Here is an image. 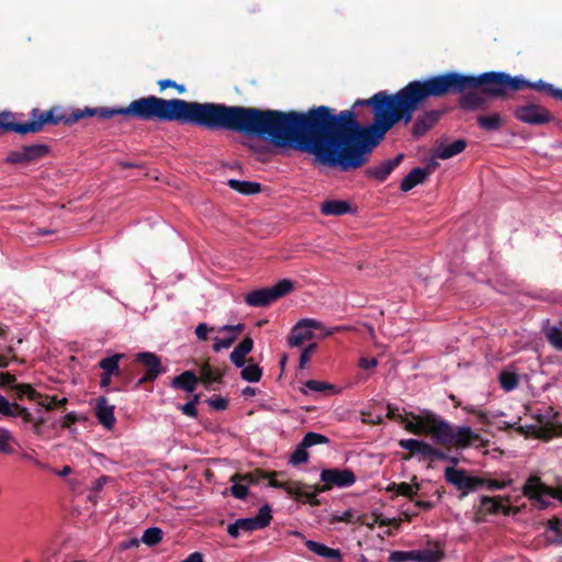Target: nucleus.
Instances as JSON below:
<instances>
[{
    "label": "nucleus",
    "instance_id": "nucleus-16",
    "mask_svg": "<svg viewBox=\"0 0 562 562\" xmlns=\"http://www.w3.org/2000/svg\"><path fill=\"white\" fill-rule=\"evenodd\" d=\"M515 509L512 506H505L502 504L501 496H482L479 509L475 513L474 521L480 524L484 520L483 516L486 514L495 515L502 513L505 516L514 513Z\"/></svg>",
    "mask_w": 562,
    "mask_h": 562
},
{
    "label": "nucleus",
    "instance_id": "nucleus-40",
    "mask_svg": "<svg viewBox=\"0 0 562 562\" xmlns=\"http://www.w3.org/2000/svg\"><path fill=\"white\" fill-rule=\"evenodd\" d=\"M546 337L549 344L557 350L562 351V329L552 326L546 330Z\"/></svg>",
    "mask_w": 562,
    "mask_h": 562
},
{
    "label": "nucleus",
    "instance_id": "nucleus-50",
    "mask_svg": "<svg viewBox=\"0 0 562 562\" xmlns=\"http://www.w3.org/2000/svg\"><path fill=\"white\" fill-rule=\"evenodd\" d=\"M13 417H20L24 424H32L34 422V417L29 409L20 404H18V408L16 412H14Z\"/></svg>",
    "mask_w": 562,
    "mask_h": 562
},
{
    "label": "nucleus",
    "instance_id": "nucleus-26",
    "mask_svg": "<svg viewBox=\"0 0 562 562\" xmlns=\"http://www.w3.org/2000/svg\"><path fill=\"white\" fill-rule=\"evenodd\" d=\"M467 148L465 139H457L449 145L440 144L434 149V156L436 158L446 160L459 155Z\"/></svg>",
    "mask_w": 562,
    "mask_h": 562
},
{
    "label": "nucleus",
    "instance_id": "nucleus-1",
    "mask_svg": "<svg viewBox=\"0 0 562 562\" xmlns=\"http://www.w3.org/2000/svg\"><path fill=\"white\" fill-rule=\"evenodd\" d=\"M461 77H480L447 71L412 80L395 93L386 90L369 99H359L356 106H370L373 122L361 125L353 110L335 114L329 106H313L306 112L261 109L262 138L274 146L290 147L310 154L315 160L340 172L358 170L369 161L373 149L396 124L405 126L429 99L459 94L458 106L467 112L484 108L486 99H499L485 92L484 85L460 83Z\"/></svg>",
    "mask_w": 562,
    "mask_h": 562
},
{
    "label": "nucleus",
    "instance_id": "nucleus-59",
    "mask_svg": "<svg viewBox=\"0 0 562 562\" xmlns=\"http://www.w3.org/2000/svg\"><path fill=\"white\" fill-rule=\"evenodd\" d=\"M35 454H36V453H35V451H34V450H32L31 452H23V453H22V458H23L24 460H29V461L33 462V463H34L36 467H38V468L45 469V468H46V465H45L44 463H42L41 461H38V460L35 458Z\"/></svg>",
    "mask_w": 562,
    "mask_h": 562
},
{
    "label": "nucleus",
    "instance_id": "nucleus-14",
    "mask_svg": "<svg viewBox=\"0 0 562 562\" xmlns=\"http://www.w3.org/2000/svg\"><path fill=\"white\" fill-rule=\"evenodd\" d=\"M136 361L145 367V373L138 379L135 385L136 387L144 383L155 381L164 371L160 358L153 352H139L136 356Z\"/></svg>",
    "mask_w": 562,
    "mask_h": 562
},
{
    "label": "nucleus",
    "instance_id": "nucleus-34",
    "mask_svg": "<svg viewBox=\"0 0 562 562\" xmlns=\"http://www.w3.org/2000/svg\"><path fill=\"white\" fill-rule=\"evenodd\" d=\"M420 485L418 483L409 484L406 482L401 483H392L386 487L387 492H395L396 495H401L413 499L415 495H417Z\"/></svg>",
    "mask_w": 562,
    "mask_h": 562
},
{
    "label": "nucleus",
    "instance_id": "nucleus-46",
    "mask_svg": "<svg viewBox=\"0 0 562 562\" xmlns=\"http://www.w3.org/2000/svg\"><path fill=\"white\" fill-rule=\"evenodd\" d=\"M235 340H236V335H232V336L225 337V338L216 337L214 339L213 350L218 352L222 349H227L234 344Z\"/></svg>",
    "mask_w": 562,
    "mask_h": 562
},
{
    "label": "nucleus",
    "instance_id": "nucleus-48",
    "mask_svg": "<svg viewBox=\"0 0 562 562\" xmlns=\"http://www.w3.org/2000/svg\"><path fill=\"white\" fill-rule=\"evenodd\" d=\"M206 402L215 411H225L228 406V401L222 396L211 397Z\"/></svg>",
    "mask_w": 562,
    "mask_h": 562
},
{
    "label": "nucleus",
    "instance_id": "nucleus-49",
    "mask_svg": "<svg viewBox=\"0 0 562 562\" xmlns=\"http://www.w3.org/2000/svg\"><path fill=\"white\" fill-rule=\"evenodd\" d=\"M35 402L38 403L40 406L46 408L47 411H53L57 407V397L56 396H43Z\"/></svg>",
    "mask_w": 562,
    "mask_h": 562
},
{
    "label": "nucleus",
    "instance_id": "nucleus-64",
    "mask_svg": "<svg viewBox=\"0 0 562 562\" xmlns=\"http://www.w3.org/2000/svg\"><path fill=\"white\" fill-rule=\"evenodd\" d=\"M181 562H204V561H203L202 553L193 552V553L189 554L188 558H186Z\"/></svg>",
    "mask_w": 562,
    "mask_h": 562
},
{
    "label": "nucleus",
    "instance_id": "nucleus-58",
    "mask_svg": "<svg viewBox=\"0 0 562 562\" xmlns=\"http://www.w3.org/2000/svg\"><path fill=\"white\" fill-rule=\"evenodd\" d=\"M548 527L550 530H553L558 533L562 532V519L558 517H553L548 521Z\"/></svg>",
    "mask_w": 562,
    "mask_h": 562
},
{
    "label": "nucleus",
    "instance_id": "nucleus-56",
    "mask_svg": "<svg viewBox=\"0 0 562 562\" xmlns=\"http://www.w3.org/2000/svg\"><path fill=\"white\" fill-rule=\"evenodd\" d=\"M376 366H378V360L375 358L362 357L359 360V367L364 370L372 369Z\"/></svg>",
    "mask_w": 562,
    "mask_h": 562
},
{
    "label": "nucleus",
    "instance_id": "nucleus-21",
    "mask_svg": "<svg viewBox=\"0 0 562 562\" xmlns=\"http://www.w3.org/2000/svg\"><path fill=\"white\" fill-rule=\"evenodd\" d=\"M437 166L436 162L428 165L426 168H413L401 182L400 189L404 192L411 191L416 186L424 183L430 175V168Z\"/></svg>",
    "mask_w": 562,
    "mask_h": 562
},
{
    "label": "nucleus",
    "instance_id": "nucleus-61",
    "mask_svg": "<svg viewBox=\"0 0 562 562\" xmlns=\"http://www.w3.org/2000/svg\"><path fill=\"white\" fill-rule=\"evenodd\" d=\"M44 424H45V419L43 417H40L37 419L34 418V422L32 423V427H33V431L36 436L42 435Z\"/></svg>",
    "mask_w": 562,
    "mask_h": 562
},
{
    "label": "nucleus",
    "instance_id": "nucleus-2",
    "mask_svg": "<svg viewBox=\"0 0 562 562\" xmlns=\"http://www.w3.org/2000/svg\"><path fill=\"white\" fill-rule=\"evenodd\" d=\"M116 115L135 119L143 122H177L180 125H193L209 131H229L247 136H258L261 133V109L254 106L227 105L215 102H196L183 99H164L156 95L142 97L132 101L127 106L120 108H88L74 110L68 116L55 115L53 110L32 111L33 120L15 123L8 119V132L21 135L38 133L45 124L57 125L64 122L70 126L81 119L97 116L110 120Z\"/></svg>",
    "mask_w": 562,
    "mask_h": 562
},
{
    "label": "nucleus",
    "instance_id": "nucleus-51",
    "mask_svg": "<svg viewBox=\"0 0 562 562\" xmlns=\"http://www.w3.org/2000/svg\"><path fill=\"white\" fill-rule=\"evenodd\" d=\"M483 481H484L483 486H486L487 490H490V491L503 490L509 484V482L498 481V480H494V479H483Z\"/></svg>",
    "mask_w": 562,
    "mask_h": 562
},
{
    "label": "nucleus",
    "instance_id": "nucleus-54",
    "mask_svg": "<svg viewBox=\"0 0 562 562\" xmlns=\"http://www.w3.org/2000/svg\"><path fill=\"white\" fill-rule=\"evenodd\" d=\"M181 413L188 417L195 418L198 416L196 407L193 406V403H184L178 406Z\"/></svg>",
    "mask_w": 562,
    "mask_h": 562
},
{
    "label": "nucleus",
    "instance_id": "nucleus-25",
    "mask_svg": "<svg viewBox=\"0 0 562 562\" xmlns=\"http://www.w3.org/2000/svg\"><path fill=\"white\" fill-rule=\"evenodd\" d=\"M505 117L498 113L481 114L476 117L477 126L485 132H498L505 126Z\"/></svg>",
    "mask_w": 562,
    "mask_h": 562
},
{
    "label": "nucleus",
    "instance_id": "nucleus-41",
    "mask_svg": "<svg viewBox=\"0 0 562 562\" xmlns=\"http://www.w3.org/2000/svg\"><path fill=\"white\" fill-rule=\"evenodd\" d=\"M233 485L231 486V494L237 499H245L248 495V486L243 480H235V474L231 477Z\"/></svg>",
    "mask_w": 562,
    "mask_h": 562
},
{
    "label": "nucleus",
    "instance_id": "nucleus-38",
    "mask_svg": "<svg viewBox=\"0 0 562 562\" xmlns=\"http://www.w3.org/2000/svg\"><path fill=\"white\" fill-rule=\"evenodd\" d=\"M162 535L164 533L160 528L150 527L144 531L142 536V541L149 547H154L162 540Z\"/></svg>",
    "mask_w": 562,
    "mask_h": 562
},
{
    "label": "nucleus",
    "instance_id": "nucleus-13",
    "mask_svg": "<svg viewBox=\"0 0 562 562\" xmlns=\"http://www.w3.org/2000/svg\"><path fill=\"white\" fill-rule=\"evenodd\" d=\"M0 387H8L14 392V398L22 401L24 397L30 401H36L42 397V394L37 392L31 384L16 383L15 375L9 372L0 373Z\"/></svg>",
    "mask_w": 562,
    "mask_h": 562
},
{
    "label": "nucleus",
    "instance_id": "nucleus-47",
    "mask_svg": "<svg viewBox=\"0 0 562 562\" xmlns=\"http://www.w3.org/2000/svg\"><path fill=\"white\" fill-rule=\"evenodd\" d=\"M316 348H317V344L312 342L302 350L301 356H300V368L301 369L305 368L306 363L310 361V358L315 352Z\"/></svg>",
    "mask_w": 562,
    "mask_h": 562
},
{
    "label": "nucleus",
    "instance_id": "nucleus-12",
    "mask_svg": "<svg viewBox=\"0 0 562 562\" xmlns=\"http://www.w3.org/2000/svg\"><path fill=\"white\" fill-rule=\"evenodd\" d=\"M323 325L321 322H317L312 318H304L296 323V325L291 329L288 336V344L290 347H300L305 341L312 340L314 338V334L312 329H321Z\"/></svg>",
    "mask_w": 562,
    "mask_h": 562
},
{
    "label": "nucleus",
    "instance_id": "nucleus-32",
    "mask_svg": "<svg viewBox=\"0 0 562 562\" xmlns=\"http://www.w3.org/2000/svg\"><path fill=\"white\" fill-rule=\"evenodd\" d=\"M227 184L231 189L244 195H251L261 191V184L252 181L231 179Z\"/></svg>",
    "mask_w": 562,
    "mask_h": 562
},
{
    "label": "nucleus",
    "instance_id": "nucleus-30",
    "mask_svg": "<svg viewBox=\"0 0 562 562\" xmlns=\"http://www.w3.org/2000/svg\"><path fill=\"white\" fill-rule=\"evenodd\" d=\"M225 375V371H221L218 369H213L210 363L205 362L200 368V378L199 382L203 383L207 389H211V384L214 382H222L223 376Z\"/></svg>",
    "mask_w": 562,
    "mask_h": 562
},
{
    "label": "nucleus",
    "instance_id": "nucleus-22",
    "mask_svg": "<svg viewBox=\"0 0 562 562\" xmlns=\"http://www.w3.org/2000/svg\"><path fill=\"white\" fill-rule=\"evenodd\" d=\"M453 427L446 420L440 419L437 415L431 428V438L438 445L449 447L452 442Z\"/></svg>",
    "mask_w": 562,
    "mask_h": 562
},
{
    "label": "nucleus",
    "instance_id": "nucleus-35",
    "mask_svg": "<svg viewBox=\"0 0 562 562\" xmlns=\"http://www.w3.org/2000/svg\"><path fill=\"white\" fill-rule=\"evenodd\" d=\"M277 473H266L262 470H256L254 472H248L245 474H235V480H243L244 483L248 484H258L263 479L276 480L273 476H276Z\"/></svg>",
    "mask_w": 562,
    "mask_h": 562
},
{
    "label": "nucleus",
    "instance_id": "nucleus-23",
    "mask_svg": "<svg viewBox=\"0 0 562 562\" xmlns=\"http://www.w3.org/2000/svg\"><path fill=\"white\" fill-rule=\"evenodd\" d=\"M452 437L453 438L450 446H454L461 449L467 448L481 439L480 435L473 432L472 429L468 426L453 428Z\"/></svg>",
    "mask_w": 562,
    "mask_h": 562
},
{
    "label": "nucleus",
    "instance_id": "nucleus-7",
    "mask_svg": "<svg viewBox=\"0 0 562 562\" xmlns=\"http://www.w3.org/2000/svg\"><path fill=\"white\" fill-rule=\"evenodd\" d=\"M522 494L539 503V508H547L549 503L544 496H551L562 502V488L554 490L541 482L539 476H530L522 486Z\"/></svg>",
    "mask_w": 562,
    "mask_h": 562
},
{
    "label": "nucleus",
    "instance_id": "nucleus-15",
    "mask_svg": "<svg viewBox=\"0 0 562 562\" xmlns=\"http://www.w3.org/2000/svg\"><path fill=\"white\" fill-rule=\"evenodd\" d=\"M319 477L321 481L323 483H327L330 486V488L334 486L348 487L355 484L356 482V475L353 471L350 469H324L322 470Z\"/></svg>",
    "mask_w": 562,
    "mask_h": 562
},
{
    "label": "nucleus",
    "instance_id": "nucleus-3",
    "mask_svg": "<svg viewBox=\"0 0 562 562\" xmlns=\"http://www.w3.org/2000/svg\"><path fill=\"white\" fill-rule=\"evenodd\" d=\"M465 86L484 85L485 92L494 95L502 97V100H508L512 92H517L526 88L544 92L557 100H562V90L555 88L553 85L544 82L542 79L538 81H529L520 76H510L504 71H486L480 74V77H461L460 83Z\"/></svg>",
    "mask_w": 562,
    "mask_h": 562
},
{
    "label": "nucleus",
    "instance_id": "nucleus-43",
    "mask_svg": "<svg viewBox=\"0 0 562 562\" xmlns=\"http://www.w3.org/2000/svg\"><path fill=\"white\" fill-rule=\"evenodd\" d=\"M13 440L11 432L7 429L0 430V452L4 454H12L13 448L10 446V441Z\"/></svg>",
    "mask_w": 562,
    "mask_h": 562
},
{
    "label": "nucleus",
    "instance_id": "nucleus-62",
    "mask_svg": "<svg viewBox=\"0 0 562 562\" xmlns=\"http://www.w3.org/2000/svg\"><path fill=\"white\" fill-rule=\"evenodd\" d=\"M240 527L238 526V521L236 520L233 524H229L227 527V532L232 538H238L240 535Z\"/></svg>",
    "mask_w": 562,
    "mask_h": 562
},
{
    "label": "nucleus",
    "instance_id": "nucleus-55",
    "mask_svg": "<svg viewBox=\"0 0 562 562\" xmlns=\"http://www.w3.org/2000/svg\"><path fill=\"white\" fill-rule=\"evenodd\" d=\"M79 420V417L74 413H68L67 415H65V417L63 418V422H61V427L63 428H68L70 429L71 426L74 424H76L77 422Z\"/></svg>",
    "mask_w": 562,
    "mask_h": 562
},
{
    "label": "nucleus",
    "instance_id": "nucleus-19",
    "mask_svg": "<svg viewBox=\"0 0 562 562\" xmlns=\"http://www.w3.org/2000/svg\"><path fill=\"white\" fill-rule=\"evenodd\" d=\"M404 159V154H397L394 158L371 166L366 170V176L379 182H383L397 168Z\"/></svg>",
    "mask_w": 562,
    "mask_h": 562
},
{
    "label": "nucleus",
    "instance_id": "nucleus-6",
    "mask_svg": "<svg viewBox=\"0 0 562 562\" xmlns=\"http://www.w3.org/2000/svg\"><path fill=\"white\" fill-rule=\"evenodd\" d=\"M445 480L460 492L458 495L460 501L465 498L471 492H475L484 485L482 477L469 475L465 470L454 467L446 468Z\"/></svg>",
    "mask_w": 562,
    "mask_h": 562
},
{
    "label": "nucleus",
    "instance_id": "nucleus-9",
    "mask_svg": "<svg viewBox=\"0 0 562 562\" xmlns=\"http://www.w3.org/2000/svg\"><path fill=\"white\" fill-rule=\"evenodd\" d=\"M49 151V147L45 144H32L23 146L19 150L10 151L5 158V162L26 166L46 157Z\"/></svg>",
    "mask_w": 562,
    "mask_h": 562
},
{
    "label": "nucleus",
    "instance_id": "nucleus-4",
    "mask_svg": "<svg viewBox=\"0 0 562 562\" xmlns=\"http://www.w3.org/2000/svg\"><path fill=\"white\" fill-rule=\"evenodd\" d=\"M294 289V282L289 279L279 280L271 288H261L249 292L245 296V302L249 306L266 307L278 299L285 296Z\"/></svg>",
    "mask_w": 562,
    "mask_h": 562
},
{
    "label": "nucleus",
    "instance_id": "nucleus-28",
    "mask_svg": "<svg viewBox=\"0 0 562 562\" xmlns=\"http://www.w3.org/2000/svg\"><path fill=\"white\" fill-rule=\"evenodd\" d=\"M401 448L408 450L409 456L404 457V460H408L411 456L419 454L423 458H428L430 445L428 442L417 439H402L398 441Z\"/></svg>",
    "mask_w": 562,
    "mask_h": 562
},
{
    "label": "nucleus",
    "instance_id": "nucleus-29",
    "mask_svg": "<svg viewBox=\"0 0 562 562\" xmlns=\"http://www.w3.org/2000/svg\"><path fill=\"white\" fill-rule=\"evenodd\" d=\"M199 383V378L193 371L187 370L175 376L171 381V387L193 392Z\"/></svg>",
    "mask_w": 562,
    "mask_h": 562
},
{
    "label": "nucleus",
    "instance_id": "nucleus-27",
    "mask_svg": "<svg viewBox=\"0 0 562 562\" xmlns=\"http://www.w3.org/2000/svg\"><path fill=\"white\" fill-rule=\"evenodd\" d=\"M252 339L250 337H245L231 352V361L237 368H243L246 363V356L252 350Z\"/></svg>",
    "mask_w": 562,
    "mask_h": 562
},
{
    "label": "nucleus",
    "instance_id": "nucleus-63",
    "mask_svg": "<svg viewBox=\"0 0 562 562\" xmlns=\"http://www.w3.org/2000/svg\"><path fill=\"white\" fill-rule=\"evenodd\" d=\"M157 85L159 87L160 92H162L164 90H166L168 88L176 87V81L171 80V79H160L157 81Z\"/></svg>",
    "mask_w": 562,
    "mask_h": 562
},
{
    "label": "nucleus",
    "instance_id": "nucleus-52",
    "mask_svg": "<svg viewBox=\"0 0 562 562\" xmlns=\"http://www.w3.org/2000/svg\"><path fill=\"white\" fill-rule=\"evenodd\" d=\"M464 409L470 413V414H473L477 417V420L479 423L483 424V425H490V419L487 417V414L483 411H479L474 407H464Z\"/></svg>",
    "mask_w": 562,
    "mask_h": 562
},
{
    "label": "nucleus",
    "instance_id": "nucleus-36",
    "mask_svg": "<svg viewBox=\"0 0 562 562\" xmlns=\"http://www.w3.org/2000/svg\"><path fill=\"white\" fill-rule=\"evenodd\" d=\"M519 378L515 372L503 371L499 374V384L503 390L510 392L518 386Z\"/></svg>",
    "mask_w": 562,
    "mask_h": 562
},
{
    "label": "nucleus",
    "instance_id": "nucleus-53",
    "mask_svg": "<svg viewBox=\"0 0 562 562\" xmlns=\"http://www.w3.org/2000/svg\"><path fill=\"white\" fill-rule=\"evenodd\" d=\"M213 328L212 327H209L205 323H200L196 327H195V335H196V338L201 341H204L207 339V333L209 331H212Z\"/></svg>",
    "mask_w": 562,
    "mask_h": 562
},
{
    "label": "nucleus",
    "instance_id": "nucleus-44",
    "mask_svg": "<svg viewBox=\"0 0 562 562\" xmlns=\"http://www.w3.org/2000/svg\"><path fill=\"white\" fill-rule=\"evenodd\" d=\"M18 403L9 402V400L0 393V415L13 417L16 412Z\"/></svg>",
    "mask_w": 562,
    "mask_h": 562
},
{
    "label": "nucleus",
    "instance_id": "nucleus-33",
    "mask_svg": "<svg viewBox=\"0 0 562 562\" xmlns=\"http://www.w3.org/2000/svg\"><path fill=\"white\" fill-rule=\"evenodd\" d=\"M123 357L124 355L122 353H115L113 356L105 357L100 360L99 367L103 370L104 374L120 376L122 375V371L119 367V362Z\"/></svg>",
    "mask_w": 562,
    "mask_h": 562
},
{
    "label": "nucleus",
    "instance_id": "nucleus-45",
    "mask_svg": "<svg viewBox=\"0 0 562 562\" xmlns=\"http://www.w3.org/2000/svg\"><path fill=\"white\" fill-rule=\"evenodd\" d=\"M304 385L306 389L313 392H327L335 390V386L333 384L317 380H307L304 383Z\"/></svg>",
    "mask_w": 562,
    "mask_h": 562
},
{
    "label": "nucleus",
    "instance_id": "nucleus-20",
    "mask_svg": "<svg viewBox=\"0 0 562 562\" xmlns=\"http://www.w3.org/2000/svg\"><path fill=\"white\" fill-rule=\"evenodd\" d=\"M114 408V405L110 404L105 396L95 398L94 415L98 422L106 429H112L116 422Z\"/></svg>",
    "mask_w": 562,
    "mask_h": 562
},
{
    "label": "nucleus",
    "instance_id": "nucleus-5",
    "mask_svg": "<svg viewBox=\"0 0 562 562\" xmlns=\"http://www.w3.org/2000/svg\"><path fill=\"white\" fill-rule=\"evenodd\" d=\"M445 557L442 547L437 542H429L424 549L412 551H392L390 562H440Z\"/></svg>",
    "mask_w": 562,
    "mask_h": 562
},
{
    "label": "nucleus",
    "instance_id": "nucleus-42",
    "mask_svg": "<svg viewBox=\"0 0 562 562\" xmlns=\"http://www.w3.org/2000/svg\"><path fill=\"white\" fill-rule=\"evenodd\" d=\"M302 442L307 447H314L317 445H326L329 442V438L317 432L310 431L305 434V436L302 439Z\"/></svg>",
    "mask_w": 562,
    "mask_h": 562
},
{
    "label": "nucleus",
    "instance_id": "nucleus-11",
    "mask_svg": "<svg viewBox=\"0 0 562 562\" xmlns=\"http://www.w3.org/2000/svg\"><path fill=\"white\" fill-rule=\"evenodd\" d=\"M442 114V111L436 109L422 111L416 116L414 113L413 120L409 122L413 123L411 128L412 136L420 138L426 135L439 122Z\"/></svg>",
    "mask_w": 562,
    "mask_h": 562
},
{
    "label": "nucleus",
    "instance_id": "nucleus-31",
    "mask_svg": "<svg viewBox=\"0 0 562 562\" xmlns=\"http://www.w3.org/2000/svg\"><path fill=\"white\" fill-rule=\"evenodd\" d=\"M305 546L313 553L326 559H336L339 561L342 558L341 552L338 549L329 548L314 540H306Z\"/></svg>",
    "mask_w": 562,
    "mask_h": 562
},
{
    "label": "nucleus",
    "instance_id": "nucleus-17",
    "mask_svg": "<svg viewBox=\"0 0 562 562\" xmlns=\"http://www.w3.org/2000/svg\"><path fill=\"white\" fill-rule=\"evenodd\" d=\"M411 416L412 420H407V418L400 416L401 423L404 424V427L408 432L417 436L431 434L436 414L431 412H426L424 415L411 413Z\"/></svg>",
    "mask_w": 562,
    "mask_h": 562
},
{
    "label": "nucleus",
    "instance_id": "nucleus-18",
    "mask_svg": "<svg viewBox=\"0 0 562 562\" xmlns=\"http://www.w3.org/2000/svg\"><path fill=\"white\" fill-rule=\"evenodd\" d=\"M272 519L271 508L268 504L260 507L257 516L249 518H239L237 519L238 526L241 531L251 532L255 530L263 529L270 525Z\"/></svg>",
    "mask_w": 562,
    "mask_h": 562
},
{
    "label": "nucleus",
    "instance_id": "nucleus-10",
    "mask_svg": "<svg viewBox=\"0 0 562 562\" xmlns=\"http://www.w3.org/2000/svg\"><path fill=\"white\" fill-rule=\"evenodd\" d=\"M268 485L271 487H274V488H282L290 496L295 497V499H297V501L306 502L311 506H318L321 504L319 499L317 498L316 493L304 491L307 487V484H304L302 482H299V481L281 482L278 480H270Z\"/></svg>",
    "mask_w": 562,
    "mask_h": 562
},
{
    "label": "nucleus",
    "instance_id": "nucleus-24",
    "mask_svg": "<svg viewBox=\"0 0 562 562\" xmlns=\"http://www.w3.org/2000/svg\"><path fill=\"white\" fill-rule=\"evenodd\" d=\"M319 211L326 216H341L353 212L351 204L344 200H326L321 204Z\"/></svg>",
    "mask_w": 562,
    "mask_h": 562
},
{
    "label": "nucleus",
    "instance_id": "nucleus-37",
    "mask_svg": "<svg viewBox=\"0 0 562 562\" xmlns=\"http://www.w3.org/2000/svg\"><path fill=\"white\" fill-rule=\"evenodd\" d=\"M243 380L251 383L259 382L262 376V369L258 364L244 366L240 372Z\"/></svg>",
    "mask_w": 562,
    "mask_h": 562
},
{
    "label": "nucleus",
    "instance_id": "nucleus-8",
    "mask_svg": "<svg viewBox=\"0 0 562 562\" xmlns=\"http://www.w3.org/2000/svg\"><path fill=\"white\" fill-rule=\"evenodd\" d=\"M513 115L519 122L535 126L544 125L553 121V115L547 108L535 103L517 105L513 111Z\"/></svg>",
    "mask_w": 562,
    "mask_h": 562
},
{
    "label": "nucleus",
    "instance_id": "nucleus-60",
    "mask_svg": "<svg viewBox=\"0 0 562 562\" xmlns=\"http://www.w3.org/2000/svg\"><path fill=\"white\" fill-rule=\"evenodd\" d=\"M244 324H237V325H225L220 330L221 331H232L233 335H238L244 330Z\"/></svg>",
    "mask_w": 562,
    "mask_h": 562
},
{
    "label": "nucleus",
    "instance_id": "nucleus-57",
    "mask_svg": "<svg viewBox=\"0 0 562 562\" xmlns=\"http://www.w3.org/2000/svg\"><path fill=\"white\" fill-rule=\"evenodd\" d=\"M428 458L438 459V460L449 459V457L446 454V452H443L442 450H439L437 448H434L431 445H430Z\"/></svg>",
    "mask_w": 562,
    "mask_h": 562
},
{
    "label": "nucleus",
    "instance_id": "nucleus-39",
    "mask_svg": "<svg viewBox=\"0 0 562 562\" xmlns=\"http://www.w3.org/2000/svg\"><path fill=\"white\" fill-rule=\"evenodd\" d=\"M307 447L301 441L296 448L294 449V451L291 453L290 456V459H289V462L292 464V465H299L301 463H305L308 461V452H307Z\"/></svg>",
    "mask_w": 562,
    "mask_h": 562
}]
</instances>
